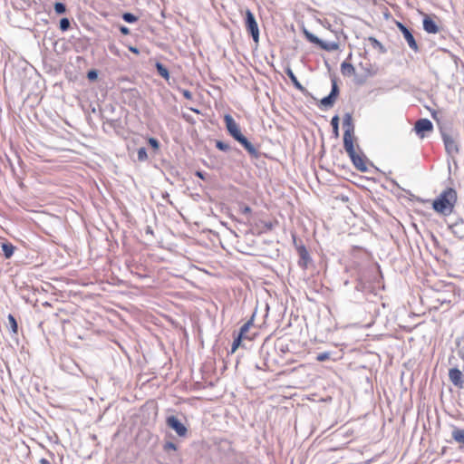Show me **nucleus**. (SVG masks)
I'll return each instance as SVG.
<instances>
[{
	"label": "nucleus",
	"instance_id": "obj_1",
	"mask_svg": "<svg viewBox=\"0 0 464 464\" xmlns=\"http://www.w3.org/2000/svg\"><path fill=\"white\" fill-rule=\"evenodd\" d=\"M456 202V190L451 188H448L433 201L432 207L436 212L447 216L453 211Z\"/></svg>",
	"mask_w": 464,
	"mask_h": 464
},
{
	"label": "nucleus",
	"instance_id": "obj_2",
	"mask_svg": "<svg viewBox=\"0 0 464 464\" xmlns=\"http://www.w3.org/2000/svg\"><path fill=\"white\" fill-rule=\"evenodd\" d=\"M245 24L247 32L251 34L253 40L257 43L259 39L258 25L253 13L249 9L246 11Z\"/></svg>",
	"mask_w": 464,
	"mask_h": 464
},
{
	"label": "nucleus",
	"instance_id": "obj_3",
	"mask_svg": "<svg viewBox=\"0 0 464 464\" xmlns=\"http://www.w3.org/2000/svg\"><path fill=\"white\" fill-rule=\"evenodd\" d=\"M358 66L359 69L362 71V74L358 76V83L364 82L368 77L372 76L374 74L373 67L366 58H363L359 63Z\"/></svg>",
	"mask_w": 464,
	"mask_h": 464
},
{
	"label": "nucleus",
	"instance_id": "obj_4",
	"mask_svg": "<svg viewBox=\"0 0 464 464\" xmlns=\"http://www.w3.org/2000/svg\"><path fill=\"white\" fill-rule=\"evenodd\" d=\"M339 94V87L337 85L336 80H332V90L328 96L323 98L321 100V105L325 108H331L334 106L335 100Z\"/></svg>",
	"mask_w": 464,
	"mask_h": 464
},
{
	"label": "nucleus",
	"instance_id": "obj_5",
	"mask_svg": "<svg viewBox=\"0 0 464 464\" xmlns=\"http://www.w3.org/2000/svg\"><path fill=\"white\" fill-rule=\"evenodd\" d=\"M396 25L403 34L404 39L406 40L409 47L414 52H418L419 46L414 39L412 33L403 24L400 22H396Z\"/></svg>",
	"mask_w": 464,
	"mask_h": 464
},
{
	"label": "nucleus",
	"instance_id": "obj_6",
	"mask_svg": "<svg viewBox=\"0 0 464 464\" xmlns=\"http://www.w3.org/2000/svg\"><path fill=\"white\" fill-rule=\"evenodd\" d=\"M432 130L433 124L429 119H420L415 122L414 130L420 138H424L425 132Z\"/></svg>",
	"mask_w": 464,
	"mask_h": 464
},
{
	"label": "nucleus",
	"instance_id": "obj_7",
	"mask_svg": "<svg viewBox=\"0 0 464 464\" xmlns=\"http://www.w3.org/2000/svg\"><path fill=\"white\" fill-rule=\"evenodd\" d=\"M166 422L167 425L172 430H174L179 436L184 437L187 435V428L184 426L183 423H181V421L176 416L172 415L168 417Z\"/></svg>",
	"mask_w": 464,
	"mask_h": 464
},
{
	"label": "nucleus",
	"instance_id": "obj_8",
	"mask_svg": "<svg viewBox=\"0 0 464 464\" xmlns=\"http://www.w3.org/2000/svg\"><path fill=\"white\" fill-rule=\"evenodd\" d=\"M227 130L228 133L236 140L242 135L238 124L235 121L233 117L229 114H226L224 117Z\"/></svg>",
	"mask_w": 464,
	"mask_h": 464
},
{
	"label": "nucleus",
	"instance_id": "obj_9",
	"mask_svg": "<svg viewBox=\"0 0 464 464\" xmlns=\"http://www.w3.org/2000/svg\"><path fill=\"white\" fill-rule=\"evenodd\" d=\"M442 140L444 142L446 151L449 154L453 155L459 152V145L451 135L442 133Z\"/></svg>",
	"mask_w": 464,
	"mask_h": 464
},
{
	"label": "nucleus",
	"instance_id": "obj_10",
	"mask_svg": "<svg viewBox=\"0 0 464 464\" xmlns=\"http://www.w3.org/2000/svg\"><path fill=\"white\" fill-rule=\"evenodd\" d=\"M236 140L244 147L251 157L256 159L259 157V151L257 149L243 134L237 138Z\"/></svg>",
	"mask_w": 464,
	"mask_h": 464
},
{
	"label": "nucleus",
	"instance_id": "obj_11",
	"mask_svg": "<svg viewBox=\"0 0 464 464\" xmlns=\"http://www.w3.org/2000/svg\"><path fill=\"white\" fill-rule=\"evenodd\" d=\"M463 374L458 368H451L449 371V378L450 382L458 388L464 387V382L462 380Z\"/></svg>",
	"mask_w": 464,
	"mask_h": 464
},
{
	"label": "nucleus",
	"instance_id": "obj_12",
	"mask_svg": "<svg viewBox=\"0 0 464 464\" xmlns=\"http://www.w3.org/2000/svg\"><path fill=\"white\" fill-rule=\"evenodd\" d=\"M297 252L299 255L298 265L302 268H306L308 263L311 261L310 255L304 245L297 246Z\"/></svg>",
	"mask_w": 464,
	"mask_h": 464
},
{
	"label": "nucleus",
	"instance_id": "obj_13",
	"mask_svg": "<svg viewBox=\"0 0 464 464\" xmlns=\"http://www.w3.org/2000/svg\"><path fill=\"white\" fill-rule=\"evenodd\" d=\"M343 127L344 129V136L353 135L354 124L353 122V117L351 113L347 112L344 114L343 120Z\"/></svg>",
	"mask_w": 464,
	"mask_h": 464
},
{
	"label": "nucleus",
	"instance_id": "obj_14",
	"mask_svg": "<svg viewBox=\"0 0 464 464\" xmlns=\"http://www.w3.org/2000/svg\"><path fill=\"white\" fill-rule=\"evenodd\" d=\"M423 29L428 34H437L440 31V28L437 25V24L428 15H426L423 19Z\"/></svg>",
	"mask_w": 464,
	"mask_h": 464
},
{
	"label": "nucleus",
	"instance_id": "obj_15",
	"mask_svg": "<svg viewBox=\"0 0 464 464\" xmlns=\"http://www.w3.org/2000/svg\"><path fill=\"white\" fill-rule=\"evenodd\" d=\"M285 72L290 78L295 88L300 90L304 94H308V91L300 83L290 67L285 68Z\"/></svg>",
	"mask_w": 464,
	"mask_h": 464
},
{
	"label": "nucleus",
	"instance_id": "obj_16",
	"mask_svg": "<svg viewBox=\"0 0 464 464\" xmlns=\"http://www.w3.org/2000/svg\"><path fill=\"white\" fill-rule=\"evenodd\" d=\"M451 232L459 238L464 237V220L459 219L450 226Z\"/></svg>",
	"mask_w": 464,
	"mask_h": 464
},
{
	"label": "nucleus",
	"instance_id": "obj_17",
	"mask_svg": "<svg viewBox=\"0 0 464 464\" xmlns=\"http://www.w3.org/2000/svg\"><path fill=\"white\" fill-rule=\"evenodd\" d=\"M349 157L358 170H366V166L363 159L359 154H357L356 151H354L352 155H349Z\"/></svg>",
	"mask_w": 464,
	"mask_h": 464
},
{
	"label": "nucleus",
	"instance_id": "obj_18",
	"mask_svg": "<svg viewBox=\"0 0 464 464\" xmlns=\"http://www.w3.org/2000/svg\"><path fill=\"white\" fill-rule=\"evenodd\" d=\"M343 148L348 155H352L355 151L353 146V135H343Z\"/></svg>",
	"mask_w": 464,
	"mask_h": 464
},
{
	"label": "nucleus",
	"instance_id": "obj_19",
	"mask_svg": "<svg viewBox=\"0 0 464 464\" xmlns=\"http://www.w3.org/2000/svg\"><path fill=\"white\" fill-rule=\"evenodd\" d=\"M362 182V188H365L371 195H372V188L375 186V179L374 178H360Z\"/></svg>",
	"mask_w": 464,
	"mask_h": 464
},
{
	"label": "nucleus",
	"instance_id": "obj_20",
	"mask_svg": "<svg viewBox=\"0 0 464 464\" xmlns=\"http://www.w3.org/2000/svg\"><path fill=\"white\" fill-rule=\"evenodd\" d=\"M451 437L457 443L464 446V429L455 428L452 430Z\"/></svg>",
	"mask_w": 464,
	"mask_h": 464
},
{
	"label": "nucleus",
	"instance_id": "obj_21",
	"mask_svg": "<svg viewBox=\"0 0 464 464\" xmlns=\"http://www.w3.org/2000/svg\"><path fill=\"white\" fill-rule=\"evenodd\" d=\"M341 72L343 75L350 77L355 74V68L353 67V64L343 62L341 64Z\"/></svg>",
	"mask_w": 464,
	"mask_h": 464
},
{
	"label": "nucleus",
	"instance_id": "obj_22",
	"mask_svg": "<svg viewBox=\"0 0 464 464\" xmlns=\"http://www.w3.org/2000/svg\"><path fill=\"white\" fill-rule=\"evenodd\" d=\"M1 247L5 258H10L15 250V246L9 242L3 243Z\"/></svg>",
	"mask_w": 464,
	"mask_h": 464
},
{
	"label": "nucleus",
	"instance_id": "obj_23",
	"mask_svg": "<svg viewBox=\"0 0 464 464\" xmlns=\"http://www.w3.org/2000/svg\"><path fill=\"white\" fill-rule=\"evenodd\" d=\"M318 46H320L323 50L332 52L335 51L339 48V44L335 42H324L321 40V44H318Z\"/></svg>",
	"mask_w": 464,
	"mask_h": 464
},
{
	"label": "nucleus",
	"instance_id": "obj_24",
	"mask_svg": "<svg viewBox=\"0 0 464 464\" xmlns=\"http://www.w3.org/2000/svg\"><path fill=\"white\" fill-rule=\"evenodd\" d=\"M156 69H157V72L162 77L164 78L165 80H169V70L160 62H157L156 64Z\"/></svg>",
	"mask_w": 464,
	"mask_h": 464
},
{
	"label": "nucleus",
	"instance_id": "obj_25",
	"mask_svg": "<svg viewBox=\"0 0 464 464\" xmlns=\"http://www.w3.org/2000/svg\"><path fill=\"white\" fill-rule=\"evenodd\" d=\"M304 34L310 43L314 44L316 45H318V44H321V39L318 38L314 34L310 33L308 30L304 29Z\"/></svg>",
	"mask_w": 464,
	"mask_h": 464
},
{
	"label": "nucleus",
	"instance_id": "obj_26",
	"mask_svg": "<svg viewBox=\"0 0 464 464\" xmlns=\"http://www.w3.org/2000/svg\"><path fill=\"white\" fill-rule=\"evenodd\" d=\"M331 125L333 127V133L335 138L339 137V117L335 115L332 118Z\"/></svg>",
	"mask_w": 464,
	"mask_h": 464
},
{
	"label": "nucleus",
	"instance_id": "obj_27",
	"mask_svg": "<svg viewBox=\"0 0 464 464\" xmlns=\"http://www.w3.org/2000/svg\"><path fill=\"white\" fill-rule=\"evenodd\" d=\"M253 324V318H251L249 321H247L246 323H245L241 328H240V331H239V334L238 335H241L242 338L245 337V334H246V332L249 330L250 326Z\"/></svg>",
	"mask_w": 464,
	"mask_h": 464
},
{
	"label": "nucleus",
	"instance_id": "obj_28",
	"mask_svg": "<svg viewBox=\"0 0 464 464\" xmlns=\"http://www.w3.org/2000/svg\"><path fill=\"white\" fill-rule=\"evenodd\" d=\"M8 322H9V325H10V328H11L12 332L14 334H17L18 325H17V322H16L14 316L12 315V314H9L8 315Z\"/></svg>",
	"mask_w": 464,
	"mask_h": 464
},
{
	"label": "nucleus",
	"instance_id": "obj_29",
	"mask_svg": "<svg viewBox=\"0 0 464 464\" xmlns=\"http://www.w3.org/2000/svg\"><path fill=\"white\" fill-rule=\"evenodd\" d=\"M138 160L145 161L148 159L147 150L144 147L138 149L137 151Z\"/></svg>",
	"mask_w": 464,
	"mask_h": 464
},
{
	"label": "nucleus",
	"instance_id": "obj_30",
	"mask_svg": "<svg viewBox=\"0 0 464 464\" xmlns=\"http://www.w3.org/2000/svg\"><path fill=\"white\" fill-rule=\"evenodd\" d=\"M70 25L71 23L68 18L64 17L60 20L59 26L62 31H67L70 28Z\"/></svg>",
	"mask_w": 464,
	"mask_h": 464
},
{
	"label": "nucleus",
	"instance_id": "obj_31",
	"mask_svg": "<svg viewBox=\"0 0 464 464\" xmlns=\"http://www.w3.org/2000/svg\"><path fill=\"white\" fill-rule=\"evenodd\" d=\"M54 11L58 14H64L66 11V6L64 4L57 2L54 4Z\"/></svg>",
	"mask_w": 464,
	"mask_h": 464
},
{
	"label": "nucleus",
	"instance_id": "obj_32",
	"mask_svg": "<svg viewBox=\"0 0 464 464\" xmlns=\"http://www.w3.org/2000/svg\"><path fill=\"white\" fill-rule=\"evenodd\" d=\"M122 18L127 23H134L138 20V17L131 13H124Z\"/></svg>",
	"mask_w": 464,
	"mask_h": 464
},
{
	"label": "nucleus",
	"instance_id": "obj_33",
	"mask_svg": "<svg viewBox=\"0 0 464 464\" xmlns=\"http://www.w3.org/2000/svg\"><path fill=\"white\" fill-rule=\"evenodd\" d=\"M216 147L222 150V151H228L230 150V146L227 144V143H225L224 141L222 140H217L216 141Z\"/></svg>",
	"mask_w": 464,
	"mask_h": 464
},
{
	"label": "nucleus",
	"instance_id": "obj_34",
	"mask_svg": "<svg viewBox=\"0 0 464 464\" xmlns=\"http://www.w3.org/2000/svg\"><path fill=\"white\" fill-rule=\"evenodd\" d=\"M241 341H242L241 335H237V337L234 339L233 343H232V347H231V352L232 353H234L238 348V346L241 343Z\"/></svg>",
	"mask_w": 464,
	"mask_h": 464
},
{
	"label": "nucleus",
	"instance_id": "obj_35",
	"mask_svg": "<svg viewBox=\"0 0 464 464\" xmlns=\"http://www.w3.org/2000/svg\"><path fill=\"white\" fill-rule=\"evenodd\" d=\"M329 358H330V353H328V352L321 353L317 354V356H316V360L318 362H324V361L328 360Z\"/></svg>",
	"mask_w": 464,
	"mask_h": 464
},
{
	"label": "nucleus",
	"instance_id": "obj_36",
	"mask_svg": "<svg viewBox=\"0 0 464 464\" xmlns=\"http://www.w3.org/2000/svg\"><path fill=\"white\" fill-rule=\"evenodd\" d=\"M87 78L90 81H95L98 78V71L97 70H91L87 72Z\"/></svg>",
	"mask_w": 464,
	"mask_h": 464
},
{
	"label": "nucleus",
	"instance_id": "obj_37",
	"mask_svg": "<svg viewBox=\"0 0 464 464\" xmlns=\"http://www.w3.org/2000/svg\"><path fill=\"white\" fill-rule=\"evenodd\" d=\"M163 449L165 451H168L169 450H177V446L175 443L171 442V441H167L164 446H163Z\"/></svg>",
	"mask_w": 464,
	"mask_h": 464
},
{
	"label": "nucleus",
	"instance_id": "obj_38",
	"mask_svg": "<svg viewBox=\"0 0 464 464\" xmlns=\"http://www.w3.org/2000/svg\"><path fill=\"white\" fill-rule=\"evenodd\" d=\"M149 143L155 150H158L160 148V142L155 138H150L149 139Z\"/></svg>",
	"mask_w": 464,
	"mask_h": 464
},
{
	"label": "nucleus",
	"instance_id": "obj_39",
	"mask_svg": "<svg viewBox=\"0 0 464 464\" xmlns=\"http://www.w3.org/2000/svg\"><path fill=\"white\" fill-rule=\"evenodd\" d=\"M182 92V95L187 99V100H191L193 98V95L191 93L190 91L188 90H182L181 91Z\"/></svg>",
	"mask_w": 464,
	"mask_h": 464
},
{
	"label": "nucleus",
	"instance_id": "obj_40",
	"mask_svg": "<svg viewBox=\"0 0 464 464\" xmlns=\"http://www.w3.org/2000/svg\"><path fill=\"white\" fill-rule=\"evenodd\" d=\"M252 209L249 206H246V205H244L242 208H241V212L243 214H249L251 213Z\"/></svg>",
	"mask_w": 464,
	"mask_h": 464
},
{
	"label": "nucleus",
	"instance_id": "obj_41",
	"mask_svg": "<svg viewBox=\"0 0 464 464\" xmlns=\"http://www.w3.org/2000/svg\"><path fill=\"white\" fill-rule=\"evenodd\" d=\"M120 31H121V33L122 34H125V35H127V34H130V29H129L128 27L124 26V25H121V26L120 27Z\"/></svg>",
	"mask_w": 464,
	"mask_h": 464
},
{
	"label": "nucleus",
	"instance_id": "obj_42",
	"mask_svg": "<svg viewBox=\"0 0 464 464\" xmlns=\"http://www.w3.org/2000/svg\"><path fill=\"white\" fill-rule=\"evenodd\" d=\"M129 50H130L131 53H135V54H139V53H140V51H139V49H138L137 47H134V46H129Z\"/></svg>",
	"mask_w": 464,
	"mask_h": 464
},
{
	"label": "nucleus",
	"instance_id": "obj_43",
	"mask_svg": "<svg viewBox=\"0 0 464 464\" xmlns=\"http://www.w3.org/2000/svg\"><path fill=\"white\" fill-rule=\"evenodd\" d=\"M146 234L153 235V230L150 226L146 227Z\"/></svg>",
	"mask_w": 464,
	"mask_h": 464
},
{
	"label": "nucleus",
	"instance_id": "obj_44",
	"mask_svg": "<svg viewBox=\"0 0 464 464\" xmlns=\"http://www.w3.org/2000/svg\"><path fill=\"white\" fill-rule=\"evenodd\" d=\"M382 14H383V15H384L386 18H388V17H389V13H388V10H387V8H386L385 6H384V10L382 11Z\"/></svg>",
	"mask_w": 464,
	"mask_h": 464
},
{
	"label": "nucleus",
	"instance_id": "obj_45",
	"mask_svg": "<svg viewBox=\"0 0 464 464\" xmlns=\"http://www.w3.org/2000/svg\"><path fill=\"white\" fill-rule=\"evenodd\" d=\"M40 464H50V462L46 459H41Z\"/></svg>",
	"mask_w": 464,
	"mask_h": 464
},
{
	"label": "nucleus",
	"instance_id": "obj_46",
	"mask_svg": "<svg viewBox=\"0 0 464 464\" xmlns=\"http://www.w3.org/2000/svg\"><path fill=\"white\" fill-rule=\"evenodd\" d=\"M378 46H379V51H381V52H384L385 51L384 47L382 45L381 43L378 44Z\"/></svg>",
	"mask_w": 464,
	"mask_h": 464
},
{
	"label": "nucleus",
	"instance_id": "obj_47",
	"mask_svg": "<svg viewBox=\"0 0 464 464\" xmlns=\"http://www.w3.org/2000/svg\"><path fill=\"white\" fill-rule=\"evenodd\" d=\"M266 227L267 229L271 230L273 228V224L272 223L266 224Z\"/></svg>",
	"mask_w": 464,
	"mask_h": 464
},
{
	"label": "nucleus",
	"instance_id": "obj_48",
	"mask_svg": "<svg viewBox=\"0 0 464 464\" xmlns=\"http://www.w3.org/2000/svg\"><path fill=\"white\" fill-rule=\"evenodd\" d=\"M196 175H197L198 177H199L200 179H204L203 173H202V172H200V171H198V172L196 173Z\"/></svg>",
	"mask_w": 464,
	"mask_h": 464
},
{
	"label": "nucleus",
	"instance_id": "obj_49",
	"mask_svg": "<svg viewBox=\"0 0 464 464\" xmlns=\"http://www.w3.org/2000/svg\"><path fill=\"white\" fill-rule=\"evenodd\" d=\"M370 40L372 41L373 43L377 44V40L375 38L371 37Z\"/></svg>",
	"mask_w": 464,
	"mask_h": 464
},
{
	"label": "nucleus",
	"instance_id": "obj_50",
	"mask_svg": "<svg viewBox=\"0 0 464 464\" xmlns=\"http://www.w3.org/2000/svg\"><path fill=\"white\" fill-rule=\"evenodd\" d=\"M382 305L384 309L387 307V304L385 303H382Z\"/></svg>",
	"mask_w": 464,
	"mask_h": 464
},
{
	"label": "nucleus",
	"instance_id": "obj_51",
	"mask_svg": "<svg viewBox=\"0 0 464 464\" xmlns=\"http://www.w3.org/2000/svg\"><path fill=\"white\" fill-rule=\"evenodd\" d=\"M370 196L372 198V200H375V198H373V194L372 195L370 194Z\"/></svg>",
	"mask_w": 464,
	"mask_h": 464
}]
</instances>
